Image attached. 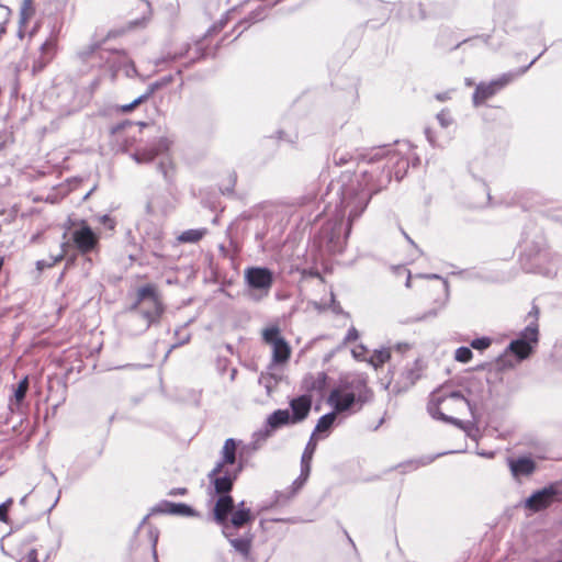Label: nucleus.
Segmentation results:
<instances>
[{
    "mask_svg": "<svg viewBox=\"0 0 562 562\" xmlns=\"http://www.w3.org/2000/svg\"><path fill=\"white\" fill-rule=\"evenodd\" d=\"M409 146L407 143H397L396 146H383L372 149L368 155L370 168H361L359 183V205L349 212V225L357 220L367 206L373 193L383 189L395 177L401 180L407 171L408 161L405 158Z\"/></svg>",
    "mask_w": 562,
    "mask_h": 562,
    "instance_id": "1",
    "label": "nucleus"
},
{
    "mask_svg": "<svg viewBox=\"0 0 562 562\" xmlns=\"http://www.w3.org/2000/svg\"><path fill=\"white\" fill-rule=\"evenodd\" d=\"M427 409L434 418L463 428V423L457 416L470 411V404L460 392L439 390L431 394Z\"/></svg>",
    "mask_w": 562,
    "mask_h": 562,
    "instance_id": "2",
    "label": "nucleus"
},
{
    "mask_svg": "<svg viewBox=\"0 0 562 562\" xmlns=\"http://www.w3.org/2000/svg\"><path fill=\"white\" fill-rule=\"evenodd\" d=\"M214 506V519L222 526L224 536H232V531H237L246 527L254 520L251 510L240 502L234 507V501L228 493H222Z\"/></svg>",
    "mask_w": 562,
    "mask_h": 562,
    "instance_id": "3",
    "label": "nucleus"
},
{
    "mask_svg": "<svg viewBox=\"0 0 562 562\" xmlns=\"http://www.w3.org/2000/svg\"><path fill=\"white\" fill-rule=\"evenodd\" d=\"M236 441L227 439L222 449V460L210 472L209 479L216 494L228 493L237 477L236 471H231L226 465H233L236 460Z\"/></svg>",
    "mask_w": 562,
    "mask_h": 562,
    "instance_id": "4",
    "label": "nucleus"
},
{
    "mask_svg": "<svg viewBox=\"0 0 562 562\" xmlns=\"http://www.w3.org/2000/svg\"><path fill=\"white\" fill-rule=\"evenodd\" d=\"M538 342V324L536 322L530 323L520 334V337L513 340L505 351V355L498 359V363L502 368L513 367V363H507L506 355L508 352L517 357V361L527 359L532 352L533 347Z\"/></svg>",
    "mask_w": 562,
    "mask_h": 562,
    "instance_id": "5",
    "label": "nucleus"
},
{
    "mask_svg": "<svg viewBox=\"0 0 562 562\" xmlns=\"http://www.w3.org/2000/svg\"><path fill=\"white\" fill-rule=\"evenodd\" d=\"M136 306L140 308L145 328L160 317L164 307L155 285L147 284L138 289Z\"/></svg>",
    "mask_w": 562,
    "mask_h": 562,
    "instance_id": "6",
    "label": "nucleus"
},
{
    "mask_svg": "<svg viewBox=\"0 0 562 562\" xmlns=\"http://www.w3.org/2000/svg\"><path fill=\"white\" fill-rule=\"evenodd\" d=\"M262 340L271 349V363L270 369L273 366L285 364L290 357L292 349L284 337L281 335L278 326H268L262 333Z\"/></svg>",
    "mask_w": 562,
    "mask_h": 562,
    "instance_id": "7",
    "label": "nucleus"
},
{
    "mask_svg": "<svg viewBox=\"0 0 562 562\" xmlns=\"http://www.w3.org/2000/svg\"><path fill=\"white\" fill-rule=\"evenodd\" d=\"M538 57L531 60V63L520 69L517 74L508 72L502 75L498 79L493 80L488 83H480L473 94V103L475 106H479L484 101L493 97L496 92L507 86L516 76L522 75L536 60Z\"/></svg>",
    "mask_w": 562,
    "mask_h": 562,
    "instance_id": "8",
    "label": "nucleus"
},
{
    "mask_svg": "<svg viewBox=\"0 0 562 562\" xmlns=\"http://www.w3.org/2000/svg\"><path fill=\"white\" fill-rule=\"evenodd\" d=\"M245 280L249 288L268 294L273 283V274L267 268L250 267L245 270Z\"/></svg>",
    "mask_w": 562,
    "mask_h": 562,
    "instance_id": "9",
    "label": "nucleus"
},
{
    "mask_svg": "<svg viewBox=\"0 0 562 562\" xmlns=\"http://www.w3.org/2000/svg\"><path fill=\"white\" fill-rule=\"evenodd\" d=\"M71 239L76 248L83 255L93 251L99 244V236L85 222H81L79 227L72 231Z\"/></svg>",
    "mask_w": 562,
    "mask_h": 562,
    "instance_id": "10",
    "label": "nucleus"
},
{
    "mask_svg": "<svg viewBox=\"0 0 562 562\" xmlns=\"http://www.w3.org/2000/svg\"><path fill=\"white\" fill-rule=\"evenodd\" d=\"M423 372V366L419 360L405 367L400 378L394 382V391L400 393L412 387L416 381L420 378Z\"/></svg>",
    "mask_w": 562,
    "mask_h": 562,
    "instance_id": "11",
    "label": "nucleus"
},
{
    "mask_svg": "<svg viewBox=\"0 0 562 562\" xmlns=\"http://www.w3.org/2000/svg\"><path fill=\"white\" fill-rule=\"evenodd\" d=\"M355 403V394L347 389H335L328 396V404L334 407L335 413L348 411Z\"/></svg>",
    "mask_w": 562,
    "mask_h": 562,
    "instance_id": "12",
    "label": "nucleus"
},
{
    "mask_svg": "<svg viewBox=\"0 0 562 562\" xmlns=\"http://www.w3.org/2000/svg\"><path fill=\"white\" fill-rule=\"evenodd\" d=\"M316 446H317V442L315 439V434H313L305 447L303 454H302L300 477L293 483L296 486V488L302 487V485L306 482V480L310 475L311 462H312L314 452L316 450Z\"/></svg>",
    "mask_w": 562,
    "mask_h": 562,
    "instance_id": "13",
    "label": "nucleus"
},
{
    "mask_svg": "<svg viewBox=\"0 0 562 562\" xmlns=\"http://www.w3.org/2000/svg\"><path fill=\"white\" fill-rule=\"evenodd\" d=\"M170 145H171V142L168 138L161 137L155 144H153L150 147H148L142 151L135 153L133 155V158L138 164L149 162L155 157L167 153L170 148Z\"/></svg>",
    "mask_w": 562,
    "mask_h": 562,
    "instance_id": "14",
    "label": "nucleus"
},
{
    "mask_svg": "<svg viewBox=\"0 0 562 562\" xmlns=\"http://www.w3.org/2000/svg\"><path fill=\"white\" fill-rule=\"evenodd\" d=\"M555 491L552 487L533 493L525 502V506L533 512L548 507L554 499Z\"/></svg>",
    "mask_w": 562,
    "mask_h": 562,
    "instance_id": "15",
    "label": "nucleus"
},
{
    "mask_svg": "<svg viewBox=\"0 0 562 562\" xmlns=\"http://www.w3.org/2000/svg\"><path fill=\"white\" fill-rule=\"evenodd\" d=\"M312 406V398L308 395H302L290 401L292 424L303 422Z\"/></svg>",
    "mask_w": 562,
    "mask_h": 562,
    "instance_id": "16",
    "label": "nucleus"
},
{
    "mask_svg": "<svg viewBox=\"0 0 562 562\" xmlns=\"http://www.w3.org/2000/svg\"><path fill=\"white\" fill-rule=\"evenodd\" d=\"M225 538L228 539L236 552L241 554L245 559L249 557L254 538L249 530L245 531L240 537L237 536V531H232V536H225Z\"/></svg>",
    "mask_w": 562,
    "mask_h": 562,
    "instance_id": "17",
    "label": "nucleus"
},
{
    "mask_svg": "<svg viewBox=\"0 0 562 562\" xmlns=\"http://www.w3.org/2000/svg\"><path fill=\"white\" fill-rule=\"evenodd\" d=\"M509 468L515 477L529 475L535 470V462L529 458H519L509 460Z\"/></svg>",
    "mask_w": 562,
    "mask_h": 562,
    "instance_id": "18",
    "label": "nucleus"
},
{
    "mask_svg": "<svg viewBox=\"0 0 562 562\" xmlns=\"http://www.w3.org/2000/svg\"><path fill=\"white\" fill-rule=\"evenodd\" d=\"M267 424L271 429H278L282 426L293 425L291 413L288 409H277L267 418Z\"/></svg>",
    "mask_w": 562,
    "mask_h": 562,
    "instance_id": "19",
    "label": "nucleus"
},
{
    "mask_svg": "<svg viewBox=\"0 0 562 562\" xmlns=\"http://www.w3.org/2000/svg\"><path fill=\"white\" fill-rule=\"evenodd\" d=\"M155 510L181 516L193 515V509L190 506L186 504H173L169 502L160 504Z\"/></svg>",
    "mask_w": 562,
    "mask_h": 562,
    "instance_id": "20",
    "label": "nucleus"
},
{
    "mask_svg": "<svg viewBox=\"0 0 562 562\" xmlns=\"http://www.w3.org/2000/svg\"><path fill=\"white\" fill-rule=\"evenodd\" d=\"M160 87V85L158 82H155V83H151L147 90L145 91V93H143L142 95H139L138 98H136L133 102L128 103V104H124L121 106V110L122 112L124 113H128L131 111H133L136 106H138L140 103L145 102L146 100H148L153 94L154 92L156 91V89H158Z\"/></svg>",
    "mask_w": 562,
    "mask_h": 562,
    "instance_id": "21",
    "label": "nucleus"
},
{
    "mask_svg": "<svg viewBox=\"0 0 562 562\" xmlns=\"http://www.w3.org/2000/svg\"><path fill=\"white\" fill-rule=\"evenodd\" d=\"M206 232V228L188 229L182 232L177 239L179 243H198L205 236Z\"/></svg>",
    "mask_w": 562,
    "mask_h": 562,
    "instance_id": "22",
    "label": "nucleus"
},
{
    "mask_svg": "<svg viewBox=\"0 0 562 562\" xmlns=\"http://www.w3.org/2000/svg\"><path fill=\"white\" fill-rule=\"evenodd\" d=\"M391 358V351L387 348L374 350L368 359V362L375 369L382 367Z\"/></svg>",
    "mask_w": 562,
    "mask_h": 562,
    "instance_id": "23",
    "label": "nucleus"
},
{
    "mask_svg": "<svg viewBox=\"0 0 562 562\" xmlns=\"http://www.w3.org/2000/svg\"><path fill=\"white\" fill-rule=\"evenodd\" d=\"M326 374L324 372H318L315 376L310 375L304 379V384L308 390L321 391L325 387L326 384Z\"/></svg>",
    "mask_w": 562,
    "mask_h": 562,
    "instance_id": "24",
    "label": "nucleus"
},
{
    "mask_svg": "<svg viewBox=\"0 0 562 562\" xmlns=\"http://www.w3.org/2000/svg\"><path fill=\"white\" fill-rule=\"evenodd\" d=\"M335 419H336L335 412H331V413H328V414L322 416L318 419L313 434L327 431L334 424Z\"/></svg>",
    "mask_w": 562,
    "mask_h": 562,
    "instance_id": "25",
    "label": "nucleus"
},
{
    "mask_svg": "<svg viewBox=\"0 0 562 562\" xmlns=\"http://www.w3.org/2000/svg\"><path fill=\"white\" fill-rule=\"evenodd\" d=\"M34 14L33 9V1L32 0H23L22 7H21V23L25 24L31 16Z\"/></svg>",
    "mask_w": 562,
    "mask_h": 562,
    "instance_id": "26",
    "label": "nucleus"
},
{
    "mask_svg": "<svg viewBox=\"0 0 562 562\" xmlns=\"http://www.w3.org/2000/svg\"><path fill=\"white\" fill-rule=\"evenodd\" d=\"M472 357L473 353L471 349L468 347H459L454 353V359L462 363L469 362L472 359Z\"/></svg>",
    "mask_w": 562,
    "mask_h": 562,
    "instance_id": "27",
    "label": "nucleus"
},
{
    "mask_svg": "<svg viewBox=\"0 0 562 562\" xmlns=\"http://www.w3.org/2000/svg\"><path fill=\"white\" fill-rule=\"evenodd\" d=\"M64 258V252H59L58 255H56L55 257H52L49 260H38L37 261V269L38 270H43L45 268H50L53 267L56 262L60 261L61 259Z\"/></svg>",
    "mask_w": 562,
    "mask_h": 562,
    "instance_id": "28",
    "label": "nucleus"
},
{
    "mask_svg": "<svg viewBox=\"0 0 562 562\" xmlns=\"http://www.w3.org/2000/svg\"><path fill=\"white\" fill-rule=\"evenodd\" d=\"M492 344V339L488 338V337H481V338H476V339H473L471 341V347L476 349V350H485L487 349Z\"/></svg>",
    "mask_w": 562,
    "mask_h": 562,
    "instance_id": "29",
    "label": "nucleus"
},
{
    "mask_svg": "<svg viewBox=\"0 0 562 562\" xmlns=\"http://www.w3.org/2000/svg\"><path fill=\"white\" fill-rule=\"evenodd\" d=\"M27 386H29V383H27V379L26 378L19 383V386H18V389L15 390V393H14V396H15L18 402H20V401H22L24 398V396L26 394V391H27Z\"/></svg>",
    "mask_w": 562,
    "mask_h": 562,
    "instance_id": "30",
    "label": "nucleus"
},
{
    "mask_svg": "<svg viewBox=\"0 0 562 562\" xmlns=\"http://www.w3.org/2000/svg\"><path fill=\"white\" fill-rule=\"evenodd\" d=\"M13 499L9 498L4 503L0 505V521H7V513L10 506L12 505Z\"/></svg>",
    "mask_w": 562,
    "mask_h": 562,
    "instance_id": "31",
    "label": "nucleus"
},
{
    "mask_svg": "<svg viewBox=\"0 0 562 562\" xmlns=\"http://www.w3.org/2000/svg\"><path fill=\"white\" fill-rule=\"evenodd\" d=\"M437 120L439 121V123L442 127H447L451 123V117H450L449 113L445 112V111H441L440 113H438Z\"/></svg>",
    "mask_w": 562,
    "mask_h": 562,
    "instance_id": "32",
    "label": "nucleus"
},
{
    "mask_svg": "<svg viewBox=\"0 0 562 562\" xmlns=\"http://www.w3.org/2000/svg\"><path fill=\"white\" fill-rule=\"evenodd\" d=\"M443 291H445L446 296H448V282L447 281L443 282ZM446 301H447V297H445V300L440 302L437 310L429 312L427 315L423 316L420 319H423L427 316H435L437 314L438 310L443 308Z\"/></svg>",
    "mask_w": 562,
    "mask_h": 562,
    "instance_id": "33",
    "label": "nucleus"
},
{
    "mask_svg": "<svg viewBox=\"0 0 562 562\" xmlns=\"http://www.w3.org/2000/svg\"><path fill=\"white\" fill-rule=\"evenodd\" d=\"M334 159H335L336 165H345L349 161L350 156L348 154L339 155L338 153H336L334 155Z\"/></svg>",
    "mask_w": 562,
    "mask_h": 562,
    "instance_id": "34",
    "label": "nucleus"
},
{
    "mask_svg": "<svg viewBox=\"0 0 562 562\" xmlns=\"http://www.w3.org/2000/svg\"><path fill=\"white\" fill-rule=\"evenodd\" d=\"M169 168H171V162H170L169 158H164L159 162V169L161 170V172L164 173L165 177L168 176V169Z\"/></svg>",
    "mask_w": 562,
    "mask_h": 562,
    "instance_id": "35",
    "label": "nucleus"
},
{
    "mask_svg": "<svg viewBox=\"0 0 562 562\" xmlns=\"http://www.w3.org/2000/svg\"><path fill=\"white\" fill-rule=\"evenodd\" d=\"M100 222L105 225L109 229H113L115 226V222L113 218L109 217L108 215H103L99 217Z\"/></svg>",
    "mask_w": 562,
    "mask_h": 562,
    "instance_id": "36",
    "label": "nucleus"
},
{
    "mask_svg": "<svg viewBox=\"0 0 562 562\" xmlns=\"http://www.w3.org/2000/svg\"><path fill=\"white\" fill-rule=\"evenodd\" d=\"M364 353L366 349L362 346L352 350V355L356 359H363Z\"/></svg>",
    "mask_w": 562,
    "mask_h": 562,
    "instance_id": "37",
    "label": "nucleus"
},
{
    "mask_svg": "<svg viewBox=\"0 0 562 562\" xmlns=\"http://www.w3.org/2000/svg\"><path fill=\"white\" fill-rule=\"evenodd\" d=\"M358 338V331L356 328H350L348 330V334L346 336V340L348 341H351V340H356Z\"/></svg>",
    "mask_w": 562,
    "mask_h": 562,
    "instance_id": "38",
    "label": "nucleus"
},
{
    "mask_svg": "<svg viewBox=\"0 0 562 562\" xmlns=\"http://www.w3.org/2000/svg\"><path fill=\"white\" fill-rule=\"evenodd\" d=\"M95 45H90L88 48L80 50V55L83 57L86 55L85 52H94Z\"/></svg>",
    "mask_w": 562,
    "mask_h": 562,
    "instance_id": "39",
    "label": "nucleus"
},
{
    "mask_svg": "<svg viewBox=\"0 0 562 562\" xmlns=\"http://www.w3.org/2000/svg\"><path fill=\"white\" fill-rule=\"evenodd\" d=\"M132 74H136V69L133 64H131L130 69L126 70L127 76H131Z\"/></svg>",
    "mask_w": 562,
    "mask_h": 562,
    "instance_id": "40",
    "label": "nucleus"
},
{
    "mask_svg": "<svg viewBox=\"0 0 562 562\" xmlns=\"http://www.w3.org/2000/svg\"><path fill=\"white\" fill-rule=\"evenodd\" d=\"M186 493V490L184 488H179L177 491H171L170 492V495H177V494H184Z\"/></svg>",
    "mask_w": 562,
    "mask_h": 562,
    "instance_id": "41",
    "label": "nucleus"
},
{
    "mask_svg": "<svg viewBox=\"0 0 562 562\" xmlns=\"http://www.w3.org/2000/svg\"><path fill=\"white\" fill-rule=\"evenodd\" d=\"M340 227H341V221L339 220L334 223L333 229H337L339 232Z\"/></svg>",
    "mask_w": 562,
    "mask_h": 562,
    "instance_id": "42",
    "label": "nucleus"
},
{
    "mask_svg": "<svg viewBox=\"0 0 562 562\" xmlns=\"http://www.w3.org/2000/svg\"><path fill=\"white\" fill-rule=\"evenodd\" d=\"M26 501H27V495H24L21 499H20V504L22 506H25L26 505Z\"/></svg>",
    "mask_w": 562,
    "mask_h": 562,
    "instance_id": "43",
    "label": "nucleus"
},
{
    "mask_svg": "<svg viewBox=\"0 0 562 562\" xmlns=\"http://www.w3.org/2000/svg\"><path fill=\"white\" fill-rule=\"evenodd\" d=\"M30 559H31L32 561H35V559H36V551H35V550H32V551L30 552Z\"/></svg>",
    "mask_w": 562,
    "mask_h": 562,
    "instance_id": "44",
    "label": "nucleus"
},
{
    "mask_svg": "<svg viewBox=\"0 0 562 562\" xmlns=\"http://www.w3.org/2000/svg\"><path fill=\"white\" fill-rule=\"evenodd\" d=\"M265 386H266L267 393L270 394L271 390H272L271 385L270 384H266Z\"/></svg>",
    "mask_w": 562,
    "mask_h": 562,
    "instance_id": "45",
    "label": "nucleus"
},
{
    "mask_svg": "<svg viewBox=\"0 0 562 562\" xmlns=\"http://www.w3.org/2000/svg\"><path fill=\"white\" fill-rule=\"evenodd\" d=\"M481 454L484 456V457H487V458H492L494 453L493 452H488V453L484 452V453H481Z\"/></svg>",
    "mask_w": 562,
    "mask_h": 562,
    "instance_id": "46",
    "label": "nucleus"
},
{
    "mask_svg": "<svg viewBox=\"0 0 562 562\" xmlns=\"http://www.w3.org/2000/svg\"><path fill=\"white\" fill-rule=\"evenodd\" d=\"M406 286H411V276H408V278H407Z\"/></svg>",
    "mask_w": 562,
    "mask_h": 562,
    "instance_id": "47",
    "label": "nucleus"
},
{
    "mask_svg": "<svg viewBox=\"0 0 562 562\" xmlns=\"http://www.w3.org/2000/svg\"><path fill=\"white\" fill-rule=\"evenodd\" d=\"M533 312H535V317H537V315H538V310H537V308H533Z\"/></svg>",
    "mask_w": 562,
    "mask_h": 562,
    "instance_id": "48",
    "label": "nucleus"
},
{
    "mask_svg": "<svg viewBox=\"0 0 562 562\" xmlns=\"http://www.w3.org/2000/svg\"><path fill=\"white\" fill-rule=\"evenodd\" d=\"M4 32V27L0 25V33Z\"/></svg>",
    "mask_w": 562,
    "mask_h": 562,
    "instance_id": "49",
    "label": "nucleus"
},
{
    "mask_svg": "<svg viewBox=\"0 0 562 562\" xmlns=\"http://www.w3.org/2000/svg\"><path fill=\"white\" fill-rule=\"evenodd\" d=\"M431 278L439 279L438 274H432Z\"/></svg>",
    "mask_w": 562,
    "mask_h": 562,
    "instance_id": "50",
    "label": "nucleus"
},
{
    "mask_svg": "<svg viewBox=\"0 0 562 562\" xmlns=\"http://www.w3.org/2000/svg\"><path fill=\"white\" fill-rule=\"evenodd\" d=\"M427 137H428V140L431 142V137H430V134L427 132Z\"/></svg>",
    "mask_w": 562,
    "mask_h": 562,
    "instance_id": "51",
    "label": "nucleus"
}]
</instances>
